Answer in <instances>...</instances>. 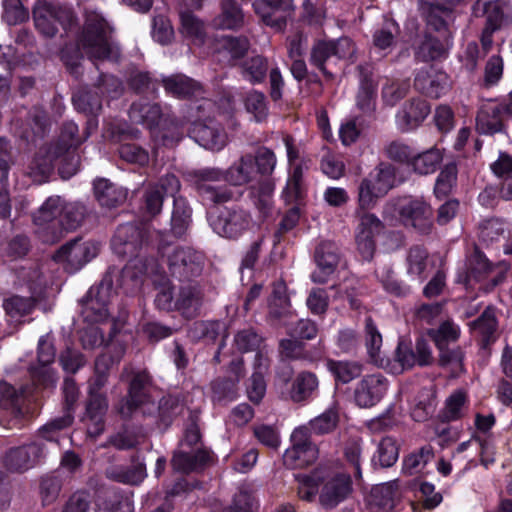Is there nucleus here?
Returning a JSON list of instances; mask_svg holds the SVG:
<instances>
[{"mask_svg": "<svg viewBox=\"0 0 512 512\" xmlns=\"http://www.w3.org/2000/svg\"><path fill=\"white\" fill-rule=\"evenodd\" d=\"M82 143L78 125L73 121L64 122L57 139L41 146L35 153L28 167L30 176L44 181L57 168L62 179H70L79 170L80 157L77 150Z\"/></svg>", "mask_w": 512, "mask_h": 512, "instance_id": "nucleus-1", "label": "nucleus"}, {"mask_svg": "<svg viewBox=\"0 0 512 512\" xmlns=\"http://www.w3.org/2000/svg\"><path fill=\"white\" fill-rule=\"evenodd\" d=\"M87 215L80 202H64L60 196L49 197L33 216L38 233L44 243L54 244L65 232L75 231Z\"/></svg>", "mask_w": 512, "mask_h": 512, "instance_id": "nucleus-2", "label": "nucleus"}, {"mask_svg": "<svg viewBox=\"0 0 512 512\" xmlns=\"http://www.w3.org/2000/svg\"><path fill=\"white\" fill-rule=\"evenodd\" d=\"M113 27L97 11L85 13L78 42L92 60L118 62L121 57L119 45L112 38Z\"/></svg>", "mask_w": 512, "mask_h": 512, "instance_id": "nucleus-3", "label": "nucleus"}, {"mask_svg": "<svg viewBox=\"0 0 512 512\" xmlns=\"http://www.w3.org/2000/svg\"><path fill=\"white\" fill-rule=\"evenodd\" d=\"M190 181L204 205H222L229 201H238L243 191L229 185H218L224 181V172L219 168H201L189 173Z\"/></svg>", "mask_w": 512, "mask_h": 512, "instance_id": "nucleus-4", "label": "nucleus"}, {"mask_svg": "<svg viewBox=\"0 0 512 512\" xmlns=\"http://www.w3.org/2000/svg\"><path fill=\"white\" fill-rule=\"evenodd\" d=\"M121 83L114 75L101 73L93 88L79 89L72 96L75 109L87 116L88 125L97 126V116L102 110V95L104 92L117 93Z\"/></svg>", "mask_w": 512, "mask_h": 512, "instance_id": "nucleus-5", "label": "nucleus"}, {"mask_svg": "<svg viewBox=\"0 0 512 512\" xmlns=\"http://www.w3.org/2000/svg\"><path fill=\"white\" fill-rule=\"evenodd\" d=\"M37 31L47 38L54 37L61 27L65 33L77 24L74 11L64 5L44 3L33 11Z\"/></svg>", "mask_w": 512, "mask_h": 512, "instance_id": "nucleus-6", "label": "nucleus"}, {"mask_svg": "<svg viewBox=\"0 0 512 512\" xmlns=\"http://www.w3.org/2000/svg\"><path fill=\"white\" fill-rule=\"evenodd\" d=\"M485 24L481 31L480 43L484 55L488 54L493 46V36L506 27H512V1L489 0L483 4Z\"/></svg>", "mask_w": 512, "mask_h": 512, "instance_id": "nucleus-7", "label": "nucleus"}, {"mask_svg": "<svg viewBox=\"0 0 512 512\" xmlns=\"http://www.w3.org/2000/svg\"><path fill=\"white\" fill-rule=\"evenodd\" d=\"M149 231L142 222L120 224L111 239V248L120 258L133 259L138 257L140 250L147 243Z\"/></svg>", "mask_w": 512, "mask_h": 512, "instance_id": "nucleus-8", "label": "nucleus"}, {"mask_svg": "<svg viewBox=\"0 0 512 512\" xmlns=\"http://www.w3.org/2000/svg\"><path fill=\"white\" fill-rule=\"evenodd\" d=\"M112 289V280L107 278L90 287L85 296L79 300L80 315L84 322L96 324L106 321L109 316L108 305Z\"/></svg>", "mask_w": 512, "mask_h": 512, "instance_id": "nucleus-9", "label": "nucleus"}, {"mask_svg": "<svg viewBox=\"0 0 512 512\" xmlns=\"http://www.w3.org/2000/svg\"><path fill=\"white\" fill-rule=\"evenodd\" d=\"M251 213L241 205L233 203L219 209L215 218L211 217V227L221 237L237 240L250 227Z\"/></svg>", "mask_w": 512, "mask_h": 512, "instance_id": "nucleus-10", "label": "nucleus"}, {"mask_svg": "<svg viewBox=\"0 0 512 512\" xmlns=\"http://www.w3.org/2000/svg\"><path fill=\"white\" fill-rule=\"evenodd\" d=\"M228 375L214 378L210 384V397L213 404L226 406L239 396V382L245 375L244 361L234 358L227 369Z\"/></svg>", "mask_w": 512, "mask_h": 512, "instance_id": "nucleus-11", "label": "nucleus"}, {"mask_svg": "<svg viewBox=\"0 0 512 512\" xmlns=\"http://www.w3.org/2000/svg\"><path fill=\"white\" fill-rule=\"evenodd\" d=\"M99 253V244L94 241H82L80 237L68 241L55 251L52 259L63 264L65 271L75 273L95 258Z\"/></svg>", "mask_w": 512, "mask_h": 512, "instance_id": "nucleus-12", "label": "nucleus"}, {"mask_svg": "<svg viewBox=\"0 0 512 512\" xmlns=\"http://www.w3.org/2000/svg\"><path fill=\"white\" fill-rule=\"evenodd\" d=\"M291 446L283 455L284 464L291 469H302L312 465L318 458V448L311 440L307 427L295 428L290 436Z\"/></svg>", "mask_w": 512, "mask_h": 512, "instance_id": "nucleus-13", "label": "nucleus"}, {"mask_svg": "<svg viewBox=\"0 0 512 512\" xmlns=\"http://www.w3.org/2000/svg\"><path fill=\"white\" fill-rule=\"evenodd\" d=\"M398 214L404 226L421 235H429L434 228L433 209L422 198L405 199L398 206Z\"/></svg>", "mask_w": 512, "mask_h": 512, "instance_id": "nucleus-14", "label": "nucleus"}, {"mask_svg": "<svg viewBox=\"0 0 512 512\" xmlns=\"http://www.w3.org/2000/svg\"><path fill=\"white\" fill-rule=\"evenodd\" d=\"M204 267V256L192 248H177L168 257V270L180 282H192Z\"/></svg>", "mask_w": 512, "mask_h": 512, "instance_id": "nucleus-15", "label": "nucleus"}, {"mask_svg": "<svg viewBox=\"0 0 512 512\" xmlns=\"http://www.w3.org/2000/svg\"><path fill=\"white\" fill-rule=\"evenodd\" d=\"M152 378L146 371L133 373L128 382L127 394L119 401L118 412L130 418L140 407L150 401Z\"/></svg>", "mask_w": 512, "mask_h": 512, "instance_id": "nucleus-16", "label": "nucleus"}, {"mask_svg": "<svg viewBox=\"0 0 512 512\" xmlns=\"http://www.w3.org/2000/svg\"><path fill=\"white\" fill-rule=\"evenodd\" d=\"M352 52V42L348 38L317 40L311 48L309 62L321 71L326 78L331 79L333 75L326 68L327 61L333 56L338 59H344Z\"/></svg>", "mask_w": 512, "mask_h": 512, "instance_id": "nucleus-17", "label": "nucleus"}, {"mask_svg": "<svg viewBox=\"0 0 512 512\" xmlns=\"http://www.w3.org/2000/svg\"><path fill=\"white\" fill-rule=\"evenodd\" d=\"M357 217L359 218L355 236L357 250L364 261H371L377 247L376 238L383 233L385 225L373 213L364 212Z\"/></svg>", "mask_w": 512, "mask_h": 512, "instance_id": "nucleus-18", "label": "nucleus"}, {"mask_svg": "<svg viewBox=\"0 0 512 512\" xmlns=\"http://www.w3.org/2000/svg\"><path fill=\"white\" fill-rule=\"evenodd\" d=\"M319 493V503L325 510H332L346 501L353 492L351 475L336 472L327 479L323 478Z\"/></svg>", "mask_w": 512, "mask_h": 512, "instance_id": "nucleus-19", "label": "nucleus"}, {"mask_svg": "<svg viewBox=\"0 0 512 512\" xmlns=\"http://www.w3.org/2000/svg\"><path fill=\"white\" fill-rule=\"evenodd\" d=\"M396 361L404 370L414 366L426 367L433 363V356L429 340L424 336L416 338L415 348L411 342L400 340L395 351Z\"/></svg>", "mask_w": 512, "mask_h": 512, "instance_id": "nucleus-20", "label": "nucleus"}, {"mask_svg": "<svg viewBox=\"0 0 512 512\" xmlns=\"http://www.w3.org/2000/svg\"><path fill=\"white\" fill-rule=\"evenodd\" d=\"M416 91L432 99H439L451 89L449 75L434 66L420 69L414 77Z\"/></svg>", "mask_w": 512, "mask_h": 512, "instance_id": "nucleus-21", "label": "nucleus"}, {"mask_svg": "<svg viewBox=\"0 0 512 512\" xmlns=\"http://www.w3.org/2000/svg\"><path fill=\"white\" fill-rule=\"evenodd\" d=\"M44 449L45 445L37 441L10 448L5 454L4 466L11 472H25L39 463Z\"/></svg>", "mask_w": 512, "mask_h": 512, "instance_id": "nucleus-22", "label": "nucleus"}, {"mask_svg": "<svg viewBox=\"0 0 512 512\" xmlns=\"http://www.w3.org/2000/svg\"><path fill=\"white\" fill-rule=\"evenodd\" d=\"M431 112L430 104L420 97L405 101L395 114V124L402 133L414 131Z\"/></svg>", "mask_w": 512, "mask_h": 512, "instance_id": "nucleus-23", "label": "nucleus"}, {"mask_svg": "<svg viewBox=\"0 0 512 512\" xmlns=\"http://www.w3.org/2000/svg\"><path fill=\"white\" fill-rule=\"evenodd\" d=\"M388 380L381 373L365 375L356 385L354 400L361 408H370L381 401L388 389Z\"/></svg>", "mask_w": 512, "mask_h": 512, "instance_id": "nucleus-24", "label": "nucleus"}, {"mask_svg": "<svg viewBox=\"0 0 512 512\" xmlns=\"http://www.w3.org/2000/svg\"><path fill=\"white\" fill-rule=\"evenodd\" d=\"M212 463V452L204 446L196 449H179L174 452L171 459L173 469L184 474L202 472Z\"/></svg>", "mask_w": 512, "mask_h": 512, "instance_id": "nucleus-25", "label": "nucleus"}, {"mask_svg": "<svg viewBox=\"0 0 512 512\" xmlns=\"http://www.w3.org/2000/svg\"><path fill=\"white\" fill-rule=\"evenodd\" d=\"M129 118L132 122L143 125L152 133L165 129L168 122V116L164 115L158 103H149L144 100L131 104Z\"/></svg>", "mask_w": 512, "mask_h": 512, "instance_id": "nucleus-26", "label": "nucleus"}, {"mask_svg": "<svg viewBox=\"0 0 512 512\" xmlns=\"http://www.w3.org/2000/svg\"><path fill=\"white\" fill-rule=\"evenodd\" d=\"M359 88L356 94L357 108L367 116H372L376 110L378 83L373 78L370 65H359Z\"/></svg>", "mask_w": 512, "mask_h": 512, "instance_id": "nucleus-27", "label": "nucleus"}, {"mask_svg": "<svg viewBox=\"0 0 512 512\" xmlns=\"http://www.w3.org/2000/svg\"><path fill=\"white\" fill-rule=\"evenodd\" d=\"M506 112L499 104H483L476 115V130L479 134L493 136L507 134Z\"/></svg>", "mask_w": 512, "mask_h": 512, "instance_id": "nucleus-28", "label": "nucleus"}, {"mask_svg": "<svg viewBox=\"0 0 512 512\" xmlns=\"http://www.w3.org/2000/svg\"><path fill=\"white\" fill-rule=\"evenodd\" d=\"M315 262L320 269L318 275H313V281L325 284L339 263V250L335 242L321 241L315 248Z\"/></svg>", "mask_w": 512, "mask_h": 512, "instance_id": "nucleus-29", "label": "nucleus"}, {"mask_svg": "<svg viewBox=\"0 0 512 512\" xmlns=\"http://www.w3.org/2000/svg\"><path fill=\"white\" fill-rule=\"evenodd\" d=\"M252 6L263 24L277 29H282L286 25V19L283 16L275 17V12L294 10L293 0H255Z\"/></svg>", "mask_w": 512, "mask_h": 512, "instance_id": "nucleus-30", "label": "nucleus"}, {"mask_svg": "<svg viewBox=\"0 0 512 512\" xmlns=\"http://www.w3.org/2000/svg\"><path fill=\"white\" fill-rule=\"evenodd\" d=\"M93 193L98 204L103 208H117L124 204L128 190L111 182L107 178H96L93 181Z\"/></svg>", "mask_w": 512, "mask_h": 512, "instance_id": "nucleus-31", "label": "nucleus"}, {"mask_svg": "<svg viewBox=\"0 0 512 512\" xmlns=\"http://www.w3.org/2000/svg\"><path fill=\"white\" fill-rule=\"evenodd\" d=\"M193 138L202 147L212 151H219L224 148L227 142V134L219 125L213 122L194 123L192 130Z\"/></svg>", "mask_w": 512, "mask_h": 512, "instance_id": "nucleus-32", "label": "nucleus"}, {"mask_svg": "<svg viewBox=\"0 0 512 512\" xmlns=\"http://www.w3.org/2000/svg\"><path fill=\"white\" fill-rule=\"evenodd\" d=\"M319 394V380L315 373L301 371L293 379L289 396L297 404L307 403Z\"/></svg>", "mask_w": 512, "mask_h": 512, "instance_id": "nucleus-33", "label": "nucleus"}, {"mask_svg": "<svg viewBox=\"0 0 512 512\" xmlns=\"http://www.w3.org/2000/svg\"><path fill=\"white\" fill-rule=\"evenodd\" d=\"M108 409L105 394L89 395L86 403L85 418L89 421L87 431L91 437L97 438L105 429L104 416Z\"/></svg>", "mask_w": 512, "mask_h": 512, "instance_id": "nucleus-34", "label": "nucleus"}, {"mask_svg": "<svg viewBox=\"0 0 512 512\" xmlns=\"http://www.w3.org/2000/svg\"><path fill=\"white\" fill-rule=\"evenodd\" d=\"M279 351L282 357L288 360H302L310 363L320 360L324 355L320 346L309 349L305 342L292 337L280 340Z\"/></svg>", "mask_w": 512, "mask_h": 512, "instance_id": "nucleus-35", "label": "nucleus"}, {"mask_svg": "<svg viewBox=\"0 0 512 512\" xmlns=\"http://www.w3.org/2000/svg\"><path fill=\"white\" fill-rule=\"evenodd\" d=\"M11 146L8 140L0 138V219L11 215V200L5 186L8 181L11 160Z\"/></svg>", "mask_w": 512, "mask_h": 512, "instance_id": "nucleus-36", "label": "nucleus"}, {"mask_svg": "<svg viewBox=\"0 0 512 512\" xmlns=\"http://www.w3.org/2000/svg\"><path fill=\"white\" fill-rule=\"evenodd\" d=\"M202 298V293L197 286H181L175 296V311L188 320L193 319L200 313Z\"/></svg>", "mask_w": 512, "mask_h": 512, "instance_id": "nucleus-37", "label": "nucleus"}, {"mask_svg": "<svg viewBox=\"0 0 512 512\" xmlns=\"http://www.w3.org/2000/svg\"><path fill=\"white\" fill-rule=\"evenodd\" d=\"M470 327L479 333L481 348H489L497 340L495 333L498 328V320L495 315V308L493 306H487L483 312L471 322Z\"/></svg>", "mask_w": 512, "mask_h": 512, "instance_id": "nucleus-38", "label": "nucleus"}, {"mask_svg": "<svg viewBox=\"0 0 512 512\" xmlns=\"http://www.w3.org/2000/svg\"><path fill=\"white\" fill-rule=\"evenodd\" d=\"M25 398L26 394L23 386L17 389L7 381L0 380V408L11 412L16 420H21L24 417L23 405Z\"/></svg>", "mask_w": 512, "mask_h": 512, "instance_id": "nucleus-39", "label": "nucleus"}, {"mask_svg": "<svg viewBox=\"0 0 512 512\" xmlns=\"http://www.w3.org/2000/svg\"><path fill=\"white\" fill-rule=\"evenodd\" d=\"M424 16L428 28L442 34L449 32V25L456 18L453 8L440 3H428Z\"/></svg>", "mask_w": 512, "mask_h": 512, "instance_id": "nucleus-40", "label": "nucleus"}, {"mask_svg": "<svg viewBox=\"0 0 512 512\" xmlns=\"http://www.w3.org/2000/svg\"><path fill=\"white\" fill-rule=\"evenodd\" d=\"M224 172V181L232 186H242L257 179L252 154H245Z\"/></svg>", "mask_w": 512, "mask_h": 512, "instance_id": "nucleus-41", "label": "nucleus"}, {"mask_svg": "<svg viewBox=\"0 0 512 512\" xmlns=\"http://www.w3.org/2000/svg\"><path fill=\"white\" fill-rule=\"evenodd\" d=\"M162 84L168 94L179 99H190L201 90L197 81L183 74L165 77Z\"/></svg>", "mask_w": 512, "mask_h": 512, "instance_id": "nucleus-42", "label": "nucleus"}, {"mask_svg": "<svg viewBox=\"0 0 512 512\" xmlns=\"http://www.w3.org/2000/svg\"><path fill=\"white\" fill-rule=\"evenodd\" d=\"M192 222V208L183 196L174 197L171 214V233L175 238L186 235Z\"/></svg>", "mask_w": 512, "mask_h": 512, "instance_id": "nucleus-43", "label": "nucleus"}, {"mask_svg": "<svg viewBox=\"0 0 512 512\" xmlns=\"http://www.w3.org/2000/svg\"><path fill=\"white\" fill-rule=\"evenodd\" d=\"M443 161V150L436 146L425 151L416 149L410 169L419 175H429L436 172Z\"/></svg>", "mask_w": 512, "mask_h": 512, "instance_id": "nucleus-44", "label": "nucleus"}, {"mask_svg": "<svg viewBox=\"0 0 512 512\" xmlns=\"http://www.w3.org/2000/svg\"><path fill=\"white\" fill-rule=\"evenodd\" d=\"M221 13L215 19V25L220 29L238 30L244 25V13L236 0H221Z\"/></svg>", "mask_w": 512, "mask_h": 512, "instance_id": "nucleus-45", "label": "nucleus"}, {"mask_svg": "<svg viewBox=\"0 0 512 512\" xmlns=\"http://www.w3.org/2000/svg\"><path fill=\"white\" fill-rule=\"evenodd\" d=\"M326 366L336 384H348L358 378L363 370V365L358 361L328 359Z\"/></svg>", "mask_w": 512, "mask_h": 512, "instance_id": "nucleus-46", "label": "nucleus"}, {"mask_svg": "<svg viewBox=\"0 0 512 512\" xmlns=\"http://www.w3.org/2000/svg\"><path fill=\"white\" fill-rule=\"evenodd\" d=\"M445 48L442 41L425 33L415 48V59L420 62H430L441 59L445 55Z\"/></svg>", "mask_w": 512, "mask_h": 512, "instance_id": "nucleus-47", "label": "nucleus"}, {"mask_svg": "<svg viewBox=\"0 0 512 512\" xmlns=\"http://www.w3.org/2000/svg\"><path fill=\"white\" fill-rule=\"evenodd\" d=\"M399 450L400 446L395 438L391 436L383 437L372 456V464L381 468L392 467L399 458Z\"/></svg>", "mask_w": 512, "mask_h": 512, "instance_id": "nucleus-48", "label": "nucleus"}, {"mask_svg": "<svg viewBox=\"0 0 512 512\" xmlns=\"http://www.w3.org/2000/svg\"><path fill=\"white\" fill-rule=\"evenodd\" d=\"M434 458V449L426 444L403 458L402 471L405 474L413 475L420 472Z\"/></svg>", "mask_w": 512, "mask_h": 512, "instance_id": "nucleus-49", "label": "nucleus"}, {"mask_svg": "<svg viewBox=\"0 0 512 512\" xmlns=\"http://www.w3.org/2000/svg\"><path fill=\"white\" fill-rule=\"evenodd\" d=\"M396 172L397 170L392 164L381 162L368 174V177L375 184L379 194L385 196L395 187Z\"/></svg>", "mask_w": 512, "mask_h": 512, "instance_id": "nucleus-50", "label": "nucleus"}, {"mask_svg": "<svg viewBox=\"0 0 512 512\" xmlns=\"http://www.w3.org/2000/svg\"><path fill=\"white\" fill-rule=\"evenodd\" d=\"M467 402V395L462 390L453 392L445 401L444 408L438 413L437 419L443 424L462 419V409Z\"/></svg>", "mask_w": 512, "mask_h": 512, "instance_id": "nucleus-51", "label": "nucleus"}, {"mask_svg": "<svg viewBox=\"0 0 512 512\" xmlns=\"http://www.w3.org/2000/svg\"><path fill=\"white\" fill-rule=\"evenodd\" d=\"M375 275L387 293L400 298L406 297L410 293V287L396 278L391 266L384 265L377 268Z\"/></svg>", "mask_w": 512, "mask_h": 512, "instance_id": "nucleus-52", "label": "nucleus"}, {"mask_svg": "<svg viewBox=\"0 0 512 512\" xmlns=\"http://www.w3.org/2000/svg\"><path fill=\"white\" fill-rule=\"evenodd\" d=\"M457 175L458 168L455 162H449L443 166L434 185V195L437 199L442 200L449 197L457 184Z\"/></svg>", "mask_w": 512, "mask_h": 512, "instance_id": "nucleus-53", "label": "nucleus"}, {"mask_svg": "<svg viewBox=\"0 0 512 512\" xmlns=\"http://www.w3.org/2000/svg\"><path fill=\"white\" fill-rule=\"evenodd\" d=\"M383 194H379L375 184L368 176L361 179L358 185L357 208L356 215L368 212L373 209L378 200L383 198Z\"/></svg>", "mask_w": 512, "mask_h": 512, "instance_id": "nucleus-54", "label": "nucleus"}, {"mask_svg": "<svg viewBox=\"0 0 512 512\" xmlns=\"http://www.w3.org/2000/svg\"><path fill=\"white\" fill-rule=\"evenodd\" d=\"M268 68V60L261 55H256L242 63V76L252 85L262 84L266 80Z\"/></svg>", "mask_w": 512, "mask_h": 512, "instance_id": "nucleus-55", "label": "nucleus"}, {"mask_svg": "<svg viewBox=\"0 0 512 512\" xmlns=\"http://www.w3.org/2000/svg\"><path fill=\"white\" fill-rule=\"evenodd\" d=\"M2 307L10 319L18 321L32 313L35 301L32 297L12 295L3 300Z\"/></svg>", "mask_w": 512, "mask_h": 512, "instance_id": "nucleus-56", "label": "nucleus"}, {"mask_svg": "<svg viewBox=\"0 0 512 512\" xmlns=\"http://www.w3.org/2000/svg\"><path fill=\"white\" fill-rule=\"evenodd\" d=\"M427 336L434 343L438 350H442L449 343L455 342L460 336V329L452 321H443L437 329L427 330Z\"/></svg>", "mask_w": 512, "mask_h": 512, "instance_id": "nucleus-57", "label": "nucleus"}, {"mask_svg": "<svg viewBox=\"0 0 512 512\" xmlns=\"http://www.w3.org/2000/svg\"><path fill=\"white\" fill-rule=\"evenodd\" d=\"M298 490L297 494L300 499L312 502L319 497L320 486L323 482V476L318 471H312L309 474H299L297 476Z\"/></svg>", "mask_w": 512, "mask_h": 512, "instance_id": "nucleus-58", "label": "nucleus"}, {"mask_svg": "<svg viewBox=\"0 0 512 512\" xmlns=\"http://www.w3.org/2000/svg\"><path fill=\"white\" fill-rule=\"evenodd\" d=\"M396 490L391 482L374 486L370 493V504L383 511H392L395 508Z\"/></svg>", "mask_w": 512, "mask_h": 512, "instance_id": "nucleus-59", "label": "nucleus"}, {"mask_svg": "<svg viewBox=\"0 0 512 512\" xmlns=\"http://www.w3.org/2000/svg\"><path fill=\"white\" fill-rule=\"evenodd\" d=\"M179 413V398L171 394L163 396L158 404V427L164 430L168 429Z\"/></svg>", "mask_w": 512, "mask_h": 512, "instance_id": "nucleus-60", "label": "nucleus"}, {"mask_svg": "<svg viewBox=\"0 0 512 512\" xmlns=\"http://www.w3.org/2000/svg\"><path fill=\"white\" fill-rule=\"evenodd\" d=\"M245 109L253 115L256 122H263L269 114L268 102L263 92L252 90L244 100Z\"/></svg>", "mask_w": 512, "mask_h": 512, "instance_id": "nucleus-61", "label": "nucleus"}, {"mask_svg": "<svg viewBox=\"0 0 512 512\" xmlns=\"http://www.w3.org/2000/svg\"><path fill=\"white\" fill-rule=\"evenodd\" d=\"M437 407V397L431 392L419 394L417 402L411 411V417L416 422H425L432 418Z\"/></svg>", "mask_w": 512, "mask_h": 512, "instance_id": "nucleus-62", "label": "nucleus"}, {"mask_svg": "<svg viewBox=\"0 0 512 512\" xmlns=\"http://www.w3.org/2000/svg\"><path fill=\"white\" fill-rule=\"evenodd\" d=\"M416 149L403 140H394L385 147V154L390 160L406 165L408 168L411 166Z\"/></svg>", "mask_w": 512, "mask_h": 512, "instance_id": "nucleus-63", "label": "nucleus"}, {"mask_svg": "<svg viewBox=\"0 0 512 512\" xmlns=\"http://www.w3.org/2000/svg\"><path fill=\"white\" fill-rule=\"evenodd\" d=\"M74 417L71 413H64L56 417L38 429V436L46 441L57 442L59 432L72 425Z\"/></svg>", "mask_w": 512, "mask_h": 512, "instance_id": "nucleus-64", "label": "nucleus"}]
</instances>
